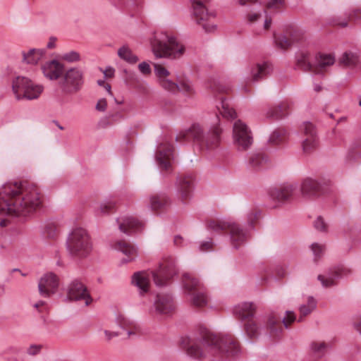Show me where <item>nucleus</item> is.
<instances>
[{
  "mask_svg": "<svg viewBox=\"0 0 361 361\" xmlns=\"http://www.w3.org/2000/svg\"><path fill=\"white\" fill-rule=\"evenodd\" d=\"M180 345L188 355L197 360H226L240 353L234 336L216 334L206 328L202 329L197 337L183 338Z\"/></svg>",
  "mask_w": 361,
  "mask_h": 361,
  "instance_id": "obj_1",
  "label": "nucleus"
},
{
  "mask_svg": "<svg viewBox=\"0 0 361 361\" xmlns=\"http://www.w3.org/2000/svg\"><path fill=\"white\" fill-rule=\"evenodd\" d=\"M39 188L28 181L9 182L0 188V214L27 216L42 206Z\"/></svg>",
  "mask_w": 361,
  "mask_h": 361,
  "instance_id": "obj_2",
  "label": "nucleus"
},
{
  "mask_svg": "<svg viewBox=\"0 0 361 361\" xmlns=\"http://www.w3.org/2000/svg\"><path fill=\"white\" fill-rule=\"evenodd\" d=\"M222 133L223 130L219 121L207 131L202 124L195 123L188 130L181 131L176 136V141L184 142L192 140L200 150L209 151L219 147Z\"/></svg>",
  "mask_w": 361,
  "mask_h": 361,
  "instance_id": "obj_3",
  "label": "nucleus"
},
{
  "mask_svg": "<svg viewBox=\"0 0 361 361\" xmlns=\"http://www.w3.org/2000/svg\"><path fill=\"white\" fill-rule=\"evenodd\" d=\"M176 274L175 262L173 258L168 257L162 261L156 271H138L133 274L132 283L139 289L140 295H144L149 290L150 277L156 285L164 286Z\"/></svg>",
  "mask_w": 361,
  "mask_h": 361,
  "instance_id": "obj_4",
  "label": "nucleus"
},
{
  "mask_svg": "<svg viewBox=\"0 0 361 361\" xmlns=\"http://www.w3.org/2000/svg\"><path fill=\"white\" fill-rule=\"evenodd\" d=\"M149 44L152 53L157 59H178L185 52V46L169 32H154L149 38Z\"/></svg>",
  "mask_w": 361,
  "mask_h": 361,
  "instance_id": "obj_5",
  "label": "nucleus"
},
{
  "mask_svg": "<svg viewBox=\"0 0 361 361\" xmlns=\"http://www.w3.org/2000/svg\"><path fill=\"white\" fill-rule=\"evenodd\" d=\"M208 228L217 233H226L230 236L231 245L238 249L248 239L247 233L238 224L219 219H211L207 224Z\"/></svg>",
  "mask_w": 361,
  "mask_h": 361,
  "instance_id": "obj_6",
  "label": "nucleus"
},
{
  "mask_svg": "<svg viewBox=\"0 0 361 361\" xmlns=\"http://www.w3.org/2000/svg\"><path fill=\"white\" fill-rule=\"evenodd\" d=\"M12 92L17 100H35L40 97L44 86L25 76H17L11 82Z\"/></svg>",
  "mask_w": 361,
  "mask_h": 361,
  "instance_id": "obj_7",
  "label": "nucleus"
},
{
  "mask_svg": "<svg viewBox=\"0 0 361 361\" xmlns=\"http://www.w3.org/2000/svg\"><path fill=\"white\" fill-rule=\"evenodd\" d=\"M69 253L78 258L87 257L92 250V243L87 231L83 228H75L70 233L66 242Z\"/></svg>",
  "mask_w": 361,
  "mask_h": 361,
  "instance_id": "obj_8",
  "label": "nucleus"
},
{
  "mask_svg": "<svg viewBox=\"0 0 361 361\" xmlns=\"http://www.w3.org/2000/svg\"><path fill=\"white\" fill-rule=\"evenodd\" d=\"M192 18L206 32H213L216 29V13L209 10L202 0H192Z\"/></svg>",
  "mask_w": 361,
  "mask_h": 361,
  "instance_id": "obj_9",
  "label": "nucleus"
},
{
  "mask_svg": "<svg viewBox=\"0 0 361 361\" xmlns=\"http://www.w3.org/2000/svg\"><path fill=\"white\" fill-rule=\"evenodd\" d=\"M212 91L216 98L220 101L217 109L219 114L226 119H233L236 117L234 109L231 106L226 96L231 92V88L228 85L214 82L211 86Z\"/></svg>",
  "mask_w": 361,
  "mask_h": 361,
  "instance_id": "obj_10",
  "label": "nucleus"
},
{
  "mask_svg": "<svg viewBox=\"0 0 361 361\" xmlns=\"http://www.w3.org/2000/svg\"><path fill=\"white\" fill-rule=\"evenodd\" d=\"M233 142L238 152L248 150L253 143L250 128L241 120H237L233 126Z\"/></svg>",
  "mask_w": 361,
  "mask_h": 361,
  "instance_id": "obj_11",
  "label": "nucleus"
},
{
  "mask_svg": "<svg viewBox=\"0 0 361 361\" xmlns=\"http://www.w3.org/2000/svg\"><path fill=\"white\" fill-rule=\"evenodd\" d=\"M183 282L185 290L191 295V304L198 308L204 307L207 303V298L201 289L198 279L190 274H185Z\"/></svg>",
  "mask_w": 361,
  "mask_h": 361,
  "instance_id": "obj_12",
  "label": "nucleus"
},
{
  "mask_svg": "<svg viewBox=\"0 0 361 361\" xmlns=\"http://www.w3.org/2000/svg\"><path fill=\"white\" fill-rule=\"evenodd\" d=\"M305 38V31L293 25L288 26L281 35H274L276 44L283 49L290 48L295 43H300Z\"/></svg>",
  "mask_w": 361,
  "mask_h": 361,
  "instance_id": "obj_13",
  "label": "nucleus"
},
{
  "mask_svg": "<svg viewBox=\"0 0 361 361\" xmlns=\"http://www.w3.org/2000/svg\"><path fill=\"white\" fill-rule=\"evenodd\" d=\"M62 76V89L66 94H75L82 88L84 74L81 69L70 68L64 71Z\"/></svg>",
  "mask_w": 361,
  "mask_h": 361,
  "instance_id": "obj_14",
  "label": "nucleus"
},
{
  "mask_svg": "<svg viewBox=\"0 0 361 361\" xmlns=\"http://www.w3.org/2000/svg\"><path fill=\"white\" fill-rule=\"evenodd\" d=\"M67 297L71 301H81L86 306H89L93 302L87 286L79 280H73L68 285L67 289Z\"/></svg>",
  "mask_w": 361,
  "mask_h": 361,
  "instance_id": "obj_15",
  "label": "nucleus"
},
{
  "mask_svg": "<svg viewBox=\"0 0 361 361\" xmlns=\"http://www.w3.org/2000/svg\"><path fill=\"white\" fill-rule=\"evenodd\" d=\"M59 286V276L52 273L44 274L38 283V289L39 294L44 298H49L55 294Z\"/></svg>",
  "mask_w": 361,
  "mask_h": 361,
  "instance_id": "obj_16",
  "label": "nucleus"
},
{
  "mask_svg": "<svg viewBox=\"0 0 361 361\" xmlns=\"http://www.w3.org/2000/svg\"><path fill=\"white\" fill-rule=\"evenodd\" d=\"M301 130L303 135L302 143L303 152L305 154H310L315 150L318 145L316 128L312 123L305 122L302 124Z\"/></svg>",
  "mask_w": 361,
  "mask_h": 361,
  "instance_id": "obj_17",
  "label": "nucleus"
},
{
  "mask_svg": "<svg viewBox=\"0 0 361 361\" xmlns=\"http://www.w3.org/2000/svg\"><path fill=\"white\" fill-rule=\"evenodd\" d=\"M173 158V148L169 142L161 143L157 150L156 159L159 166L166 171L171 168V161Z\"/></svg>",
  "mask_w": 361,
  "mask_h": 361,
  "instance_id": "obj_18",
  "label": "nucleus"
},
{
  "mask_svg": "<svg viewBox=\"0 0 361 361\" xmlns=\"http://www.w3.org/2000/svg\"><path fill=\"white\" fill-rule=\"evenodd\" d=\"M40 69L46 78L50 80H56L63 74L65 66L59 60L51 59L42 63Z\"/></svg>",
  "mask_w": 361,
  "mask_h": 361,
  "instance_id": "obj_19",
  "label": "nucleus"
},
{
  "mask_svg": "<svg viewBox=\"0 0 361 361\" xmlns=\"http://www.w3.org/2000/svg\"><path fill=\"white\" fill-rule=\"evenodd\" d=\"M155 312L157 314L169 316L173 313L175 305L170 295L158 294L154 302Z\"/></svg>",
  "mask_w": 361,
  "mask_h": 361,
  "instance_id": "obj_20",
  "label": "nucleus"
},
{
  "mask_svg": "<svg viewBox=\"0 0 361 361\" xmlns=\"http://www.w3.org/2000/svg\"><path fill=\"white\" fill-rule=\"evenodd\" d=\"M351 273V270L344 267H339L331 270L328 276L319 275L318 279L326 288L331 287L338 283V281Z\"/></svg>",
  "mask_w": 361,
  "mask_h": 361,
  "instance_id": "obj_21",
  "label": "nucleus"
},
{
  "mask_svg": "<svg viewBox=\"0 0 361 361\" xmlns=\"http://www.w3.org/2000/svg\"><path fill=\"white\" fill-rule=\"evenodd\" d=\"M296 186L292 183H284L277 186L270 191V196L275 200L285 202L290 200L293 195Z\"/></svg>",
  "mask_w": 361,
  "mask_h": 361,
  "instance_id": "obj_22",
  "label": "nucleus"
},
{
  "mask_svg": "<svg viewBox=\"0 0 361 361\" xmlns=\"http://www.w3.org/2000/svg\"><path fill=\"white\" fill-rule=\"evenodd\" d=\"M338 63L340 66L353 69L357 67L361 68V56L357 52L345 51L338 59Z\"/></svg>",
  "mask_w": 361,
  "mask_h": 361,
  "instance_id": "obj_23",
  "label": "nucleus"
},
{
  "mask_svg": "<svg viewBox=\"0 0 361 361\" xmlns=\"http://www.w3.org/2000/svg\"><path fill=\"white\" fill-rule=\"evenodd\" d=\"M272 71V66L269 62L257 63L250 68V79L257 82L266 78Z\"/></svg>",
  "mask_w": 361,
  "mask_h": 361,
  "instance_id": "obj_24",
  "label": "nucleus"
},
{
  "mask_svg": "<svg viewBox=\"0 0 361 361\" xmlns=\"http://www.w3.org/2000/svg\"><path fill=\"white\" fill-rule=\"evenodd\" d=\"M300 190L304 197H314L320 195L322 186L317 180L307 178L302 182Z\"/></svg>",
  "mask_w": 361,
  "mask_h": 361,
  "instance_id": "obj_25",
  "label": "nucleus"
},
{
  "mask_svg": "<svg viewBox=\"0 0 361 361\" xmlns=\"http://www.w3.org/2000/svg\"><path fill=\"white\" fill-rule=\"evenodd\" d=\"M121 231L130 234L140 231L143 228V223L133 216H128L118 220Z\"/></svg>",
  "mask_w": 361,
  "mask_h": 361,
  "instance_id": "obj_26",
  "label": "nucleus"
},
{
  "mask_svg": "<svg viewBox=\"0 0 361 361\" xmlns=\"http://www.w3.org/2000/svg\"><path fill=\"white\" fill-rule=\"evenodd\" d=\"M193 176L192 175L183 176L179 179L178 191L182 201L188 200L193 189Z\"/></svg>",
  "mask_w": 361,
  "mask_h": 361,
  "instance_id": "obj_27",
  "label": "nucleus"
},
{
  "mask_svg": "<svg viewBox=\"0 0 361 361\" xmlns=\"http://www.w3.org/2000/svg\"><path fill=\"white\" fill-rule=\"evenodd\" d=\"M21 54L23 63L35 66L44 59L46 51L43 49H30L23 51Z\"/></svg>",
  "mask_w": 361,
  "mask_h": 361,
  "instance_id": "obj_28",
  "label": "nucleus"
},
{
  "mask_svg": "<svg viewBox=\"0 0 361 361\" xmlns=\"http://www.w3.org/2000/svg\"><path fill=\"white\" fill-rule=\"evenodd\" d=\"M335 61V57L332 54H319L316 56L317 64L314 65L313 73H325L327 68L334 65Z\"/></svg>",
  "mask_w": 361,
  "mask_h": 361,
  "instance_id": "obj_29",
  "label": "nucleus"
},
{
  "mask_svg": "<svg viewBox=\"0 0 361 361\" xmlns=\"http://www.w3.org/2000/svg\"><path fill=\"white\" fill-rule=\"evenodd\" d=\"M114 248L121 252L126 257V262L133 261L137 255V247L131 243L124 240L116 242Z\"/></svg>",
  "mask_w": 361,
  "mask_h": 361,
  "instance_id": "obj_30",
  "label": "nucleus"
},
{
  "mask_svg": "<svg viewBox=\"0 0 361 361\" xmlns=\"http://www.w3.org/2000/svg\"><path fill=\"white\" fill-rule=\"evenodd\" d=\"M358 21H361V8L353 10L345 16L334 18L333 24L341 27H345Z\"/></svg>",
  "mask_w": 361,
  "mask_h": 361,
  "instance_id": "obj_31",
  "label": "nucleus"
},
{
  "mask_svg": "<svg viewBox=\"0 0 361 361\" xmlns=\"http://www.w3.org/2000/svg\"><path fill=\"white\" fill-rule=\"evenodd\" d=\"M266 328L271 338H279L283 330L281 324V318L274 313L271 314L266 321Z\"/></svg>",
  "mask_w": 361,
  "mask_h": 361,
  "instance_id": "obj_32",
  "label": "nucleus"
},
{
  "mask_svg": "<svg viewBox=\"0 0 361 361\" xmlns=\"http://www.w3.org/2000/svg\"><path fill=\"white\" fill-rule=\"evenodd\" d=\"M256 307L254 304L244 302L236 305L234 307V314L242 320L248 321L253 319L252 317L255 313Z\"/></svg>",
  "mask_w": 361,
  "mask_h": 361,
  "instance_id": "obj_33",
  "label": "nucleus"
},
{
  "mask_svg": "<svg viewBox=\"0 0 361 361\" xmlns=\"http://www.w3.org/2000/svg\"><path fill=\"white\" fill-rule=\"evenodd\" d=\"M295 60L298 68L305 72L313 73L314 65L311 63V54L308 51H299Z\"/></svg>",
  "mask_w": 361,
  "mask_h": 361,
  "instance_id": "obj_34",
  "label": "nucleus"
},
{
  "mask_svg": "<svg viewBox=\"0 0 361 361\" xmlns=\"http://www.w3.org/2000/svg\"><path fill=\"white\" fill-rule=\"evenodd\" d=\"M169 204V200L165 194H154L149 197V205L153 212H159Z\"/></svg>",
  "mask_w": 361,
  "mask_h": 361,
  "instance_id": "obj_35",
  "label": "nucleus"
},
{
  "mask_svg": "<svg viewBox=\"0 0 361 361\" xmlns=\"http://www.w3.org/2000/svg\"><path fill=\"white\" fill-rule=\"evenodd\" d=\"M290 111V104L287 102H283L279 105L272 107L268 112L267 116L272 118H281L287 116Z\"/></svg>",
  "mask_w": 361,
  "mask_h": 361,
  "instance_id": "obj_36",
  "label": "nucleus"
},
{
  "mask_svg": "<svg viewBox=\"0 0 361 361\" xmlns=\"http://www.w3.org/2000/svg\"><path fill=\"white\" fill-rule=\"evenodd\" d=\"M178 92H182L184 95L191 97L195 94V91L192 82L185 77H180L177 79Z\"/></svg>",
  "mask_w": 361,
  "mask_h": 361,
  "instance_id": "obj_37",
  "label": "nucleus"
},
{
  "mask_svg": "<svg viewBox=\"0 0 361 361\" xmlns=\"http://www.w3.org/2000/svg\"><path fill=\"white\" fill-rule=\"evenodd\" d=\"M268 162L267 155L262 152H254L249 157V164L253 169L264 166Z\"/></svg>",
  "mask_w": 361,
  "mask_h": 361,
  "instance_id": "obj_38",
  "label": "nucleus"
},
{
  "mask_svg": "<svg viewBox=\"0 0 361 361\" xmlns=\"http://www.w3.org/2000/svg\"><path fill=\"white\" fill-rule=\"evenodd\" d=\"M317 306V302L312 297H308L307 300V302L305 304L302 305L299 308L300 316L298 318V322L303 321L304 318L309 315Z\"/></svg>",
  "mask_w": 361,
  "mask_h": 361,
  "instance_id": "obj_39",
  "label": "nucleus"
},
{
  "mask_svg": "<svg viewBox=\"0 0 361 361\" xmlns=\"http://www.w3.org/2000/svg\"><path fill=\"white\" fill-rule=\"evenodd\" d=\"M288 138L287 130L284 128L276 129L269 137V142L273 145L283 144Z\"/></svg>",
  "mask_w": 361,
  "mask_h": 361,
  "instance_id": "obj_40",
  "label": "nucleus"
},
{
  "mask_svg": "<svg viewBox=\"0 0 361 361\" xmlns=\"http://www.w3.org/2000/svg\"><path fill=\"white\" fill-rule=\"evenodd\" d=\"M260 324L254 319H249L245 322V331L250 338H255L259 335L261 331Z\"/></svg>",
  "mask_w": 361,
  "mask_h": 361,
  "instance_id": "obj_41",
  "label": "nucleus"
},
{
  "mask_svg": "<svg viewBox=\"0 0 361 361\" xmlns=\"http://www.w3.org/2000/svg\"><path fill=\"white\" fill-rule=\"evenodd\" d=\"M118 55L121 59L131 64L137 63L139 60L128 46L121 47L118 50Z\"/></svg>",
  "mask_w": 361,
  "mask_h": 361,
  "instance_id": "obj_42",
  "label": "nucleus"
},
{
  "mask_svg": "<svg viewBox=\"0 0 361 361\" xmlns=\"http://www.w3.org/2000/svg\"><path fill=\"white\" fill-rule=\"evenodd\" d=\"M327 348V343L324 341H315L310 344V349L313 353L323 355Z\"/></svg>",
  "mask_w": 361,
  "mask_h": 361,
  "instance_id": "obj_43",
  "label": "nucleus"
},
{
  "mask_svg": "<svg viewBox=\"0 0 361 361\" xmlns=\"http://www.w3.org/2000/svg\"><path fill=\"white\" fill-rule=\"evenodd\" d=\"M59 58L64 61L74 63L80 60V54L75 51H71L60 55Z\"/></svg>",
  "mask_w": 361,
  "mask_h": 361,
  "instance_id": "obj_44",
  "label": "nucleus"
},
{
  "mask_svg": "<svg viewBox=\"0 0 361 361\" xmlns=\"http://www.w3.org/2000/svg\"><path fill=\"white\" fill-rule=\"evenodd\" d=\"M154 73L158 78L159 82H161L162 79L168 78V77L170 75L169 71L164 66L154 63Z\"/></svg>",
  "mask_w": 361,
  "mask_h": 361,
  "instance_id": "obj_45",
  "label": "nucleus"
},
{
  "mask_svg": "<svg viewBox=\"0 0 361 361\" xmlns=\"http://www.w3.org/2000/svg\"><path fill=\"white\" fill-rule=\"evenodd\" d=\"M159 85L164 88L165 90L176 93L178 92V84L173 82L172 80L166 78L162 79L161 82H159Z\"/></svg>",
  "mask_w": 361,
  "mask_h": 361,
  "instance_id": "obj_46",
  "label": "nucleus"
},
{
  "mask_svg": "<svg viewBox=\"0 0 361 361\" xmlns=\"http://www.w3.org/2000/svg\"><path fill=\"white\" fill-rule=\"evenodd\" d=\"M47 236L51 239H54L59 233V227L55 223H49L45 227Z\"/></svg>",
  "mask_w": 361,
  "mask_h": 361,
  "instance_id": "obj_47",
  "label": "nucleus"
},
{
  "mask_svg": "<svg viewBox=\"0 0 361 361\" xmlns=\"http://www.w3.org/2000/svg\"><path fill=\"white\" fill-rule=\"evenodd\" d=\"M348 156L350 159H356L361 157V140H357L353 143Z\"/></svg>",
  "mask_w": 361,
  "mask_h": 361,
  "instance_id": "obj_48",
  "label": "nucleus"
},
{
  "mask_svg": "<svg viewBox=\"0 0 361 361\" xmlns=\"http://www.w3.org/2000/svg\"><path fill=\"white\" fill-rule=\"evenodd\" d=\"M115 209V203L113 202H108L100 205L99 212L100 214L105 215L114 212Z\"/></svg>",
  "mask_w": 361,
  "mask_h": 361,
  "instance_id": "obj_49",
  "label": "nucleus"
},
{
  "mask_svg": "<svg viewBox=\"0 0 361 361\" xmlns=\"http://www.w3.org/2000/svg\"><path fill=\"white\" fill-rule=\"evenodd\" d=\"M314 226L319 232L326 233L328 231V224L322 216H318L316 219Z\"/></svg>",
  "mask_w": 361,
  "mask_h": 361,
  "instance_id": "obj_50",
  "label": "nucleus"
},
{
  "mask_svg": "<svg viewBox=\"0 0 361 361\" xmlns=\"http://www.w3.org/2000/svg\"><path fill=\"white\" fill-rule=\"evenodd\" d=\"M284 6V0H271L266 6V11H276L281 9Z\"/></svg>",
  "mask_w": 361,
  "mask_h": 361,
  "instance_id": "obj_51",
  "label": "nucleus"
},
{
  "mask_svg": "<svg viewBox=\"0 0 361 361\" xmlns=\"http://www.w3.org/2000/svg\"><path fill=\"white\" fill-rule=\"evenodd\" d=\"M260 212L257 209H252L247 214V224L250 226H253L259 219Z\"/></svg>",
  "mask_w": 361,
  "mask_h": 361,
  "instance_id": "obj_52",
  "label": "nucleus"
},
{
  "mask_svg": "<svg viewBox=\"0 0 361 361\" xmlns=\"http://www.w3.org/2000/svg\"><path fill=\"white\" fill-rule=\"evenodd\" d=\"M118 322L120 327L127 331L135 322L126 317L121 316L118 318Z\"/></svg>",
  "mask_w": 361,
  "mask_h": 361,
  "instance_id": "obj_53",
  "label": "nucleus"
},
{
  "mask_svg": "<svg viewBox=\"0 0 361 361\" xmlns=\"http://www.w3.org/2000/svg\"><path fill=\"white\" fill-rule=\"evenodd\" d=\"M295 315L294 312L290 311H287L286 312V316L283 319V325L288 328L290 325L295 321Z\"/></svg>",
  "mask_w": 361,
  "mask_h": 361,
  "instance_id": "obj_54",
  "label": "nucleus"
},
{
  "mask_svg": "<svg viewBox=\"0 0 361 361\" xmlns=\"http://www.w3.org/2000/svg\"><path fill=\"white\" fill-rule=\"evenodd\" d=\"M43 348V345L40 344H32L30 345L26 350V352L30 355H38L42 349Z\"/></svg>",
  "mask_w": 361,
  "mask_h": 361,
  "instance_id": "obj_55",
  "label": "nucleus"
},
{
  "mask_svg": "<svg viewBox=\"0 0 361 361\" xmlns=\"http://www.w3.org/2000/svg\"><path fill=\"white\" fill-rule=\"evenodd\" d=\"M102 338L106 342H109L114 338L119 336V334L116 331H109L107 329L102 330Z\"/></svg>",
  "mask_w": 361,
  "mask_h": 361,
  "instance_id": "obj_56",
  "label": "nucleus"
},
{
  "mask_svg": "<svg viewBox=\"0 0 361 361\" xmlns=\"http://www.w3.org/2000/svg\"><path fill=\"white\" fill-rule=\"evenodd\" d=\"M312 250L314 252L315 258H318L324 253L325 246L324 245L314 243L312 245Z\"/></svg>",
  "mask_w": 361,
  "mask_h": 361,
  "instance_id": "obj_57",
  "label": "nucleus"
},
{
  "mask_svg": "<svg viewBox=\"0 0 361 361\" xmlns=\"http://www.w3.org/2000/svg\"><path fill=\"white\" fill-rule=\"evenodd\" d=\"M139 71L145 75H149L151 74L152 70L150 66L147 62H142L138 65Z\"/></svg>",
  "mask_w": 361,
  "mask_h": 361,
  "instance_id": "obj_58",
  "label": "nucleus"
},
{
  "mask_svg": "<svg viewBox=\"0 0 361 361\" xmlns=\"http://www.w3.org/2000/svg\"><path fill=\"white\" fill-rule=\"evenodd\" d=\"M214 245L212 241L202 242L200 245L201 252H209L213 250Z\"/></svg>",
  "mask_w": 361,
  "mask_h": 361,
  "instance_id": "obj_59",
  "label": "nucleus"
},
{
  "mask_svg": "<svg viewBox=\"0 0 361 361\" xmlns=\"http://www.w3.org/2000/svg\"><path fill=\"white\" fill-rule=\"evenodd\" d=\"M141 329L138 324H137L135 322L133 323V324L131 326V327L129 328V329L127 331V333L129 336H133V335H137L140 334Z\"/></svg>",
  "mask_w": 361,
  "mask_h": 361,
  "instance_id": "obj_60",
  "label": "nucleus"
},
{
  "mask_svg": "<svg viewBox=\"0 0 361 361\" xmlns=\"http://www.w3.org/2000/svg\"><path fill=\"white\" fill-rule=\"evenodd\" d=\"M261 17V14L259 13H253V12H250L249 13H247V20L250 23H254L255 22H257Z\"/></svg>",
  "mask_w": 361,
  "mask_h": 361,
  "instance_id": "obj_61",
  "label": "nucleus"
},
{
  "mask_svg": "<svg viewBox=\"0 0 361 361\" xmlns=\"http://www.w3.org/2000/svg\"><path fill=\"white\" fill-rule=\"evenodd\" d=\"M107 106V102L105 99H101L96 105V109L99 111H104Z\"/></svg>",
  "mask_w": 361,
  "mask_h": 361,
  "instance_id": "obj_62",
  "label": "nucleus"
},
{
  "mask_svg": "<svg viewBox=\"0 0 361 361\" xmlns=\"http://www.w3.org/2000/svg\"><path fill=\"white\" fill-rule=\"evenodd\" d=\"M34 307L41 312L47 311V305L44 301H39L34 305Z\"/></svg>",
  "mask_w": 361,
  "mask_h": 361,
  "instance_id": "obj_63",
  "label": "nucleus"
},
{
  "mask_svg": "<svg viewBox=\"0 0 361 361\" xmlns=\"http://www.w3.org/2000/svg\"><path fill=\"white\" fill-rule=\"evenodd\" d=\"M353 326L356 331L361 334V316L355 319Z\"/></svg>",
  "mask_w": 361,
  "mask_h": 361,
  "instance_id": "obj_64",
  "label": "nucleus"
}]
</instances>
